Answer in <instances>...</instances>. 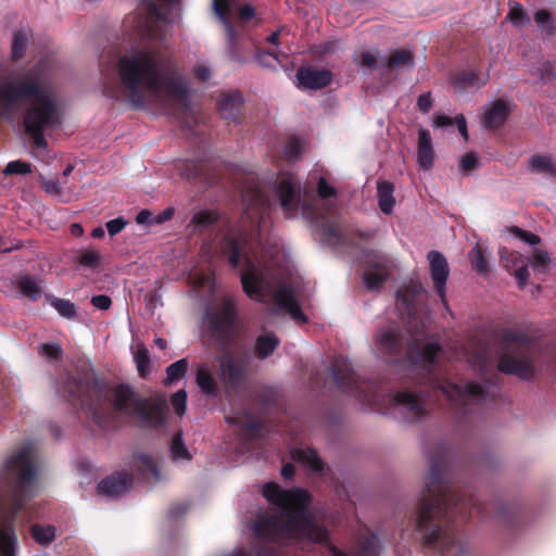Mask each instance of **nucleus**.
<instances>
[{
  "mask_svg": "<svg viewBox=\"0 0 556 556\" xmlns=\"http://www.w3.org/2000/svg\"><path fill=\"white\" fill-rule=\"evenodd\" d=\"M17 539L9 520L0 521V556H15Z\"/></svg>",
  "mask_w": 556,
  "mask_h": 556,
  "instance_id": "27",
  "label": "nucleus"
},
{
  "mask_svg": "<svg viewBox=\"0 0 556 556\" xmlns=\"http://www.w3.org/2000/svg\"><path fill=\"white\" fill-rule=\"evenodd\" d=\"M469 261L472 266V268L481 275H484L488 273V261L485 256V251L480 244H477L470 252H469Z\"/></svg>",
  "mask_w": 556,
  "mask_h": 556,
  "instance_id": "38",
  "label": "nucleus"
},
{
  "mask_svg": "<svg viewBox=\"0 0 556 556\" xmlns=\"http://www.w3.org/2000/svg\"><path fill=\"white\" fill-rule=\"evenodd\" d=\"M535 23L548 33H553L555 29L553 17L549 11L542 9L534 14Z\"/></svg>",
  "mask_w": 556,
  "mask_h": 556,
  "instance_id": "49",
  "label": "nucleus"
},
{
  "mask_svg": "<svg viewBox=\"0 0 556 556\" xmlns=\"http://www.w3.org/2000/svg\"><path fill=\"white\" fill-rule=\"evenodd\" d=\"M137 462L141 465V467H143L148 471L156 473V464L150 455L140 454L137 457Z\"/></svg>",
  "mask_w": 556,
  "mask_h": 556,
  "instance_id": "62",
  "label": "nucleus"
},
{
  "mask_svg": "<svg viewBox=\"0 0 556 556\" xmlns=\"http://www.w3.org/2000/svg\"><path fill=\"white\" fill-rule=\"evenodd\" d=\"M397 301L403 306L408 316L414 317L418 311V305L427 298V291L419 281H412L396 292Z\"/></svg>",
  "mask_w": 556,
  "mask_h": 556,
  "instance_id": "19",
  "label": "nucleus"
},
{
  "mask_svg": "<svg viewBox=\"0 0 556 556\" xmlns=\"http://www.w3.org/2000/svg\"><path fill=\"white\" fill-rule=\"evenodd\" d=\"M280 344L279 338L273 332H266L256 338L255 355L260 359H265L271 355Z\"/></svg>",
  "mask_w": 556,
  "mask_h": 556,
  "instance_id": "31",
  "label": "nucleus"
},
{
  "mask_svg": "<svg viewBox=\"0 0 556 556\" xmlns=\"http://www.w3.org/2000/svg\"><path fill=\"white\" fill-rule=\"evenodd\" d=\"M324 240L331 247L358 248V240L367 242L376 232L369 230H344L337 222L324 220L320 224Z\"/></svg>",
  "mask_w": 556,
  "mask_h": 556,
  "instance_id": "11",
  "label": "nucleus"
},
{
  "mask_svg": "<svg viewBox=\"0 0 556 556\" xmlns=\"http://www.w3.org/2000/svg\"><path fill=\"white\" fill-rule=\"evenodd\" d=\"M515 277L518 279L519 285L523 288L529 279L528 262L527 260L511 270Z\"/></svg>",
  "mask_w": 556,
  "mask_h": 556,
  "instance_id": "55",
  "label": "nucleus"
},
{
  "mask_svg": "<svg viewBox=\"0 0 556 556\" xmlns=\"http://www.w3.org/2000/svg\"><path fill=\"white\" fill-rule=\"evenodd\" d=\"M91 304L102 311H106L112 305V300L105 294L94 295L91 298Z\"/></svg>",
  "mask_w": 556,
  "mask_h": 556,
  "instance_id": "59",
  "label": "nucleus"
},
{
  "mask_svg": "<svg viewBox=\"0 0 556 556\" xmlns=\"http://www.w3.org/2000/svg\"><path fill=\"white\" fill-rule=\"evenodd\" d=\"M529 169L546 177L556 178V164L546 155H533L529 161Z\"/></svg>",
  "mask_w": 556,
  "mask_h": 556,
  "instance_id": "32",
  "label": "nucleus"
},
{
  "mask_svg": "<svg viewBox=\"0 0 556 556\" xmlns=\"http://www.w3.org/2000/svg\"><path fill=\"white\" fill-rule=\"evenodd\" d=\"M28 102L24 115L25 132L35 148L46 150L43 132L62 123V111L50 80L40 65L18 73L0 75V116L14 118Z\"/></svg>",
  "mask_w": 556,
  "mask_h": 556,
  "instance_id": "3",
  "label": "nucleus"
},
{
  "mask_svg": "<svg viewBox=\"0 0 556 556\" xmlns=\"http://www.w3.org/2000/svg\"><path fill=\"white\" fill-rule=\"evenodd\" d=\"M500 254L502 265L509 271L526 261L521 253L506 248L502 249Z\"/></svg>",
  "mask_w": 556,
  "mask_h": 556,
  "instance_id": "43",
  "label": "nucleus"
},
{
  "mask_svg": "<svg viewBox=\"0 0 556 556\" xmlns=\"http://www.w3.org/2000/svg\"><path fill=\"white\" fill-rule=\"evenodd\" d=\"M160 3L149 2L147 12L151 20L169 21L172 11L179 5V0H159Z\"/></svg>",
  "mask_w": 556,
  "mask_h": 556,
  "instance_id": "29",
  "label": "nucleus"
},
{
  "mask_svg": "<svg viewBox=\"0 0 556 556\" xmlns=\"http://www.w3.org/2000/svg\"><path fill=\"white\" fill-rule=\"evenodd\" d=\"M374 343L379 357L384 362L395 364L406 357L412 364L427 370L430 387L450 402L455 415L462 420L468 417L472 405L482 404L490 396L488 388L476 381L462 386L432 375L441 346L435 342L422 345L410 340L397 324L380 327L374 336Z\"/></svg>",
  "mask_w": 556,
  "mask_h": 556,
  "instance_id": "4",
  "label": "nucleus"
},
{
  "mask_svg": "<svg viewBox=\"0 0 556 556\" xmlns=\"http://www.w3.org/2000/svg\"><path fill=\"white\" fill-rule=\"evenodd\" d=\"M7 469L15 480V495L22 496L25 488L35 478V467L33 465L31 447L26 445L9 457Z\"/></svg>",
  "mask_w": 556,
  "mask_h": 556,
  "instance_id": "10",
  "label": "nucleus"
},
{
  "mask_svg": "<svg viewBox=\"0 0 556 556\" xmlns=\"http://www.w3.org/2000/svg\"><path fill=\"white\" fill-rule=\"evenodd\" d=\"M279 54V52L258 50L256 53V60L264 67H274L275 61L280 62Z\"/></svg>",
  "mask_w": 556,
  "mask_h": 556,
  "instance_id": "53",
  "label": "nucleus"
},
{
  "mask_svg": "<svg viewBox=\"0 0 556 556\" xmlns=\"http://www.w3.org/2000/svg\"><path fill=\"white\" fill-rule=\"evenodd\" d=\"M429 261L430 276L434 290L444 305L447 304L445 285L450 275V267L446 257L439 251H430L427 255Z\"/></svg>",
  "mask_w": 556,
  "mask_h": 556,
  "instance_id": "17",
  "label": "nucleus"
},
{
  "mask_svg": "<svg viewBox=\"0 0 556 556\" xmlns=\"http://www.w3.org/2000/svg\"><path fill=\"white\" fill-rule=\"evenodd\" d=\"M3 173L5 175L29 174V173H31V165L26 162H23V161H12L5 166Z\"/></svg>",
  "mask_w": 556,
  "mask_h": 556,
  "instance_id": "50",
  "label": "nucleus"
},
{
  "mask_svg": "<svg viewBox=\"0 0 556 556\" xmlns=\"http://www.w3.org/2000/svg\"><path fill=\"white\" fill-rule=\"evenodd\" d=\"M318 526L323 527L325 530H326V538L324 540H321L320 542L319 541H315V540H311V539H294L292 541V543L294 542H298V543H301V542H304V543H313V544H318V545H321V546H325L329 553L332 555V556H348L344 552H342L341 549H339L331 541H330V532L329 530L327 529V527L319 522L318 521Z\"/></svg>",
  "mask_w": 556,
  "mask_h": 556,
  "instance_id": "41",
  "label": "nucleus"
},
{
  "mask_svg": "<svg viewBox=\"0 0 556 556\" xmlns=\"http://www.w3.org/2000/svg\"><path fill=\"white\" fill-rule=\"evenodd\" d=\"M127 225V220H125L123 217H117L115 219H111L106 223V229L110 236H115L119 233L125 226Z\"/></svg>",
  "mask_w": 556,
  "mask_h": 556,
  "instance_id": "57",
  "label": "nucleus"
},
{
  "mask_svg": "<svg viewBox=\"0 0 556 556\" xmlns=\"http://www.w3.org/2000/svg\"><path fill=\"white\" fill-rule=\"evenodd\" d=\"M508 231L515 237L522 240L523 242L528 243L529 245H536L541 243V238L538 235L532 233L528 230H523L518 226L508 227Z\"/></svg>",
  "mask_w": 556,
  "mask_h": 556,
  "instance_id": "47",
  "label": "nucleus"
},
{
  "mask_svg": "<svg viewBox=\"0 0 556 556\" xmlns=\"http://www.w3.org/2000/svg\"><path fill=\"white\" fill-rule=\"evenodd\" d=\"M170 453L174 460H190L191 454L187 450L181 432L177 433L170 444Z\"/></svg>",
  "mask_w": 556,
  "mask_h": 556,
  "instance_id": "42",
  "label": "nucleus"
},
{
  "mask_svg": "<svg viewBox=\"0 0 556 556\" xmlns=\"http://www.w3.org/2000/svg\"><path fill=\"white\" fill-rule=\"evenodd\" d=\"M237 180V170L236 167L232 164H224V168L222 172H218L216 174H213L211 172V186L213 184L224 182V180Z\"/></svg>",
  "mask_w": 556,
  "mask_h": 556,
  "instance_id": "46",
  "label": "nucleus"
},
{
  "mask_svg": "<svg viewBox=\"0 0 556 556\" xmlns=\"http://www.w3.org/2000/svg\"><path fill=\"white\" fill-rule=\"evenodd\" d=\"M28 34L25 30H16L13 34L12 39V59L17 61L25 54L26 47L28 43Z\"/></svg>",
  "mask_w": 556,
  "mask_h": 556,
  "instance_id": "40",
  "label": "nucleus"
},
{
  "mask_svg": "<svg viewBox=\"0 0 556 556\" xmlns=\"http://www.w3.org/2000/svg\"><path fill=\"white\" fill-rule=\"evenodd\" d=\"M291 456L295 462L303 464L316 473L323 472L325 468L323 459L314 448H294Z\"/></svg>",
  "mask_w": 556,
  "mask_h": 556,
  "instance_id": "28",
  "label": "nucleus"
},
{
  "mask_svg": "<svg viewBox=\"0 0 556 556\" xmlns=\"http://www.w3.org/2000/svg\"><path fill=\"white\" fill-rule=\"evenodd\" d=\"M511 112L513 106L508 102L497 99L485 105L482 124L490 130H496L504 126Z\"/></svg>",
  "mask_w": 556,
  "mask_h": 556,
  "instance_id": "20",
  "label": "nucleus"
},
{
  "mask_svg": "<svg viewBox=\"0 0 556 556\" xmlns=\"http://www.w3.org/2000/svg\"><path fill=\"white\" fill-rule=\"evenodd\" d=\"M317 193L321 199H329L337 195V190L327 182L325 177H320L317 184Z\"/></svg>",
  "mask_w": 556,
  "mask_h": 556,
  "instance_id": "54",
  "label": "nucleus"
},
{
  "mask_svg": "<svg viewBox=\"0 0 556 556\" xmlns=\"http://www.w3.org/2000/svg\"><path fill=\"white\" fill-rule=\"evenodd\" d=\"M17 289L22 295L28 298L30 301H37L42 295V289L35 278L24 276L17 281Z\"/></svg>",
  "mask_w": 556,
  "mask_h": 556,
  "instance_id": "34",
  "label": "nucleus"
},
{
  "mask_svg": "<svg viewBox=\"0 0 556 556\" xmlns=\"http://www.w3.org/2000/svg\"><path fill=\"white\" fill-rule=\"evenodd\" d=\"M460 169L464 174H468L471 170L478 168L479 159L475 152L466 153L460 160Z\"/></svg>",
  "mask_w": 556,
  "mask_h": 556,
  "instance_id": "52",
  "label": "nucleus"
},
{
  "mask_svg": "<svg viewBox=\"0 0 556 556\" xmlns=\"http://www.w3.org/2000/svg\"><path fill=\"white\" fill-rule=\"evenodd\" d=\"M541 79L551 80L556 79V68L551 62H546L541 67Z\"/></svg>",
  "mask_w": 556,
  "mask_h": 556,
  "instance_id": "64",
  "label": "nucleus"
},
{
  "mask_svg": "<svg viewBox=\"0 0 556 556\" xmlns=\"http://www.w3.org/2000/svg\"><path fill=\"white\" fill-rule=\"evenodd\" d=\"M65 391L73 397H80L84 392L83 409L102 428H106L116 414L137 418L153 428L166 422L167 402L163 395L142 399L127 386L109 388L75 379L67 380Z\"/></svg>",
  "mask_w": 556,
  "mask_h": 556,
  "instance_id": "5",
  "label": "nucleus"
},
{
  "mask_svg": "<svg viewBox=\"0 0 556 556\" xmlns=\"http://www.w3.org/2000/svg\"><path fill=\"white\" fill-rule=\"evenodd\" d=\"M134 359L137 366L138 374L141 378H147L151 372V359L149 350L144 344H137L134 352Z\"/></svg>",
  "mask_w": 556,
  "mask_h": 556,
  "instance_id": "35",
  "label": "nucleus"
},
{
  "mask_svg": "<svg viewBox=\"0 0 556 556\" xmlns=\"http://www.w3.org/2000/svg\"><path fill=\"white\" fill-rule=\"evenodd\" d=\"M500 343L505 352L497 362L498 371L523 380L533 379L535 369L532 350L536 344L535 338L523 329L513 327L501 331Z\"/></svg>",
  "mask_w": 556,
  "mask_h": 556,
  "instance_id": "7",
  "label": "nucleus"
},
{
  "mask_svg": "<svg viewBox=\"0 0 556 556\" xmlns=\"http://www.w3.org/2000/svg\"><path fill=\"white\" fill-rule=\"evenodd\" d=\"M191 225H193L195 229L206 228L208 226V211L203 210L197 212L192 216Z\"/></svg>",
  "mask_w": 556,
  "mask_h": 556,
  "instance_id": "58",
  "label": "nucleus"
},
{
  "mask_svg": "<svg viewBox=\"0 0 556 556\" xmlns=\"http://www.w3.org/2000/svg\"><path fill=\"white\" fill-rule=\"evenodd\" d=\"M188 369V361L186 358H181L173 364H170L166 368V378L164 379L165 386H170L174 382L180 380L187 372Z\"/></svg>",
  "mask_w": 556,
  "mask_h": 556,
  "instance_id": "37",
  "label": "nucleus"
},
{
  "mask_svg": "<svg viewBox=\"0 0 556 556\" xmlns=\"http://www.w3.org/2000/svg\"><path fill=\"white\" fill-rule=\"evenodd\" d=\"M132 483V477L125 472H115L98 484V491L100 494L117 497L122 496L130 490Z\"/></svg>",
  "mask_w": 556,
  "mask_h": 556,
  "instance_id": "24",
  "label": "nucleus"
},
{
  "mask_svg": "<svg viewBox=\"0 0 556 556\" xmlns=\"http://www.w3.org/2000/svg\"><path fill=\"white\" fill-rule=\"evenodd\" d=\"M250 402L248 409L226 419L238 426L245 439L254 441L264 437L266 420L263 416L278 405V400L271 389L261 388L250 394Z\"/></svg>",
  "mask_w": 556,
  "mask_h": 556,
  "instance_id": "9",
  "label": "nucleus"
},
{
  "mask_svg": "<svg viewBox=\"0 0 556 556\" xmlns=\"http://www.w3.org/2000/svg\"><path fill=\"white\" fill-rule=\"evenodd\" d=\"M393 409L407 422H415L426 416L424 395L420 391L403 389L395 391L391 396Z\"/></svg>",
  "mask_w": 556,
  "mask_h": 556,
  "instance_id": "12",
  "label": "nucleus"
},
{
  "mask_svg": "<svg viewBox=\"0 0 556 556\" xmlns=\"http://www.w3.org/2000/svg\"><path fill=\"white\" fill-rule=\"evenodd\" d=\"M394 186L388 180L378 181L377 195L379 208L384 214H391L395 205V199L393 197Z\"/></svg>",
  "mask_w": 556,
  "mask_h": 556,
  "instance_id": "30",
  "label": "nucleus"
},
{
  "mask_svg": "<svg viewBox=\"0 0 556 556\" xmlns=\"http://www.w3.org/2000/svg\"><path fill=\"white\" fill-rule=\"evenodd\" d=\"M170 403L175 413L182 417L187 408V392L184 389L178 390L172 395Z\"/></svg>",
  "mask_w": 556,
  "mask_h": 556,
  "instance_id": "48",
  "label": "nucleus"
},
{
  "mask_svg": "<svg viewBox=\"0 0 556 556\" xmlns=\"http://www.w3.org/2000/svg\"><path fill=\"white\" fill-rule=\"evenodd\" d=\"M197 382L204 393L208 392V370L205 365H200L198 367Z\"/></svg>",
  "mask_w": 556,
  "mask_h": 556,
  "instance_id": "56",
  "label": "nucleus"
},
{
  "mask_svg": "<svg viewBox=\"0 0 556 556\" xmlns=\"http://www.w3.org/2000/svg\"><path fill=\"white\" fill-rule=\"evenodd\" d=\"M237 4L238 0H213L212 2L214 13L225 27L226 36L231 47L236 45L239 37V31L230 20L232 9Z\"/></svg>",
  "mask_w": 556,
  "mask_h": 556,
  "instance_id": "22",
  "label": "nucleus"
},
{
  "mask_svg": "<svg viewBox=\"0 0 556 556\" xmlns=\"http://www.w3.org/2000/svg\"><path fill=\"white\" fill-rule=\"evenodd\" d=\"M241 198L243 218L254 228L268 212L270 201L258 186H252L251 188L242 190Z\"/></svg>",
  "mask_w": 556,
  "mask_h": 556,
  "instance_id": "15",
  "label": "nucleus"
},
{
  "mask_svg": "<svg viewBox=\"0 0 556 556\" xmlns=\"http://www.w3.org/2000/svg\"><path fill=\"white\" fill-rule=\"evenodd\" d=\"M217 111L228 124L239 125L244 119V99L240 90L223 91L217 100Z\"/></svg>",
  "mask_w": 556,
  "mask_h": 556,
  "instance_id": "16",
  "label": "nucleus"
},
{
  "mask_svg": "<svg viewBox=\"0 0 556 556\" xmlns=\"http://www.w3.org/2000/svg\"><path fill=\"white\" fill-rule=\"evenodd\" d=\"M255 16V9L251 4H244L238 10V18L241 23L249 22Z\"/></svg>",
  "mask_w": 556,
  "mask_h": 556,
  "instance_id": "61",
  "label": "nucleus"
},
{
  "mask_svg": "<svg viewBox=\"0 0 556 556\" xmlns=\"http://www.w3.org/2000/svg\"><path fill=\"white\" fill-rule=\"evenodd\" d=\"M434 150L429 130L420 128L418 131L417 162L419 166L429 170L433 166Z\"/></svg>",
  "mask_w": 556,
  "mask_h": 556,
  "instance_id": "26",
  "label": "nucleus"
},
{
  "mask_svg": "<svg viewBox=\"0 0 556 556\" xmlns=\"http://www.w3.org/2000/svg\"><path fill=\"white\" fill-rule=\"evenodd\" d=\"M46 299L62 317L70 319L76 316V306L71 301L53 295H46Z\"/></svg>",
  "mask_w": 556,
  "mask_h": 556,
  "instance_id": "39",
  "label": "nucleus"
},
{
  "mask_svg": "<svg viewBox=\"0 0 556 556\" xmlns=\"http://www.w3.org/2000/svg\"><path fill=\"white\" fill-rule=\"evenodd\" d=\"M274 299L277 306L287 312L294 321L298 324H304L307 321V317L302 312L301 306L290 287L283 286L279 288L275 292Z\"/></svg>",
  "mask_w": 556,
  "mask_h": 556,
  "instance_id": "23",
  "label": "nucleus"
},
{
  "mask_svg": "<svg viewBox=\"0 0 556 556\" xmlns=\"http://www.w3.org/2000/svg\"><path fill=\"white\" fill-rule=\"evenodd\" d=\"M276 191L279 197L280 205L286 212L287 217H291L298 211L300 192L298 185L291 176L283 177L276 185Z\"/></svg>",
  "mask_w": 556,
  "mask_h": 556,
  "instance_id": "18",
  "label": "nucleus"
},
{
  "mask_svg": "<svg viewBox=\"0 0 556 556\" xmlns=\"http://www.w3.org/2000/svg\"><path fill=\"white\" fill-rule=\"evenodd\" d=\"M362 67L375 70L377 67V58L370 52H363L359 59Z\"/></svg>",
  "mask_w": 556,
  "mask_h": 556,
  "instance_id": "63",
  "label": "nucleus"
},
{
  "mask_svg": "<svg viewBox=\"0 0 556 556\" xmlns=\"http://www.w3.org/2000/svg\"><path fill=\"white\" fill-rule=\"evenodd\" d=\"M432 98L430 92L421 93L417 99V106L422 113H428L432 108Z\"/></svg>",
  "mask_w": 556,
  "mask_h": 556,
  "instance_id": "60",
  "label": "nucleus"
},
{
  "mask_svg": "<svg viewBox=\"0 0 556 556\" xmlns=\"http://www.w3.org/2000/svg\"><path fill=\"white\" fill-rule=\"evenodd\" d=\"M101 260V254L93 249H84L78 252V263L85 267H96Z\"/></svg>",
  "mask_w": 556,
  "mask_h": 556,
  "instance_id": "45",
  "label": "nucleus"
},
{
  "mask_svg": "<svg viewBox=\"0 0 556 556\" xmlns=\"http://www.w3.org/2000/svg\"><path fill=\"white\" fill-rule=\"evenodd\" d=\"M302 153V146L299 139L291 138L285 147V155L289 161L299 159Z\"/></svg>",
  "mask_w": 556,
  "mask_h": 556,
  "instance_id": "51",
  "label": "nucleus"
},
{
  "mask_svg": "<svg viewBox=\"0 0 556 556\" xmlns=\"http://www.w3.org/2000/svg\"><path fill=\"white\" fill-rule=\"evenodd\" d=\"M331 371L336 386L344 393L362 400L366 397L365 388L353 370L351 363L343 356H337L331 363Z\"/></svg>",
  "mask_w": 556,
  "mask_h": 556,
  "instance_id": "13",
  "label": "nucleus"
},
{
  "mask_svg": "<svg viewBox=\"0 0 556 556\" xmlns=\"http://www.w3.org/2000/svg\"><path fill=\"white\" fill-rule=\"evenodd\" d=\"M296 78L300 87L311 90H319L331 84L332 74L329 70H315L302 66L298 70Z\"/></svg>",
  "mask_w": 556,
  "mask_h": 556,
  "instance_id": "21",
  "label": "nucleus"
},
{
  "mask_svg": "<svg viewBox=\"0 0 556 556\" xmlns=\"http://www.w3.org/2000/svg\"><path fill=\"white\" fill-rule=\"evenodd\" d=\"M252 233L240 231L237 235H227L220 244L224 256L228 258L231 267L237 268L244 261L245 269L241 273L243 291L250 296L262 294L263 273L250 256Z\"/></svg>",
  "mask_w": 556,
  "mask_h": 556,
  "instance_id": "8",
  "label": "nucleus"
},
{
  "mask_svg": "<svg viewBox=\"0 0 556 556\" xmlns=\"http://www.w3.org/2000/svg\"><path fill=\"white\" fill-rule=\"evenodd\" d=\"M428 458L429 473L417 505L416 531L425 547L441 556H463L466 545L458 526L469 520L473 509L482 514V507L471 493L451 488L450 453L444 445H438Z\"/></svg>",
  "mask_w": 556,
  "mask_h": 556,
  "instance_id": "1",
  "label": "nucleus"
},
{
  "mask_svg": "<svg viewBox=\"0 0 556 556\" xmlns=\"http://www.w3.org/2000/svg\"><path fill=\"white\" fill-rule=\"evenodd\" d=\"M489 75L481 76L479 71L462 70L452 77L454 88L465 91L471 88H481L486 85Z\"/></svg>",
  "mask_w": 556,
  "mask_h": 556,
  "instance_id": "25",
  "label": "nucleus"
},
{
  "mask_svg": "<svg viewBox=\"0 0 556 556\" xmlns=\"http://www.w3.org/2000/svg\"><path fill=\"white\" fill-rule=\"evenodd\" d=\"M212 332L222 352L219 365L223 379L237 391L245 381L252 357L241 340L243 329L232 299L225 298L216 311L211 306Z\"/></svg>",
  "mask_w": 556,
  "mask_h": 556,
  "instance_id": "6",
  "label": "nucleus"
},
{
  "mask_svg": "<svg viewBox=\"0 0 556 556\" xmlns=\"http://www.w3.org/2000/svg\"><path fill=\"white\" fill-rule=\"evenodd\" d=\"M208 292V285L204 274L194 273L190 277L189 296L197 302H203Z\"/></svg>",
  "mask_w": 556,
  "mask_h": 556,
  "instance_id": "33",
  "label": "nucleus"
},
{
  "mask_svg": "<svg viewBox=\"0 0 556 556\" xmlns=\"http://www.w3.org/2000/svg\"><path fill=\"white\" fill-rule=\"evenodd\" d=\"M103 93L135 109L150 104L187 111L191 89L160 53L135 50L118 58L115 67L103 75Z\"/></svg>",
  "mask_w": 556,
  "mask_h": 556,
  "instance_id": "2",
  "label": "nucleus"
},
{
  "mask_svg": "<svg viewBox=\"0 0 556 556\" xmlns=\"http://www.w3.org/2000/svg\"><path fill=\"white\" fill-rule=\"evenodd\" d=\"M414 55L410 51L400 49L391 52L387 60V67L391 70L413 67Z\"/></svg>",
  "mask_w": 556,
  "mask_h": 556,
  "instance_id": "36",
  "label": "nucleus"
},
{
  "mask_svg": "<svg viewBox=\"0 0 556 556\" xmlns=\"http://www.w3.org/2000/svg\"><path fill=\"white\" fill-rule=\"evenodd\" d=\"M31 535L37 543L47 545L54 540L55 531L53 527H42L36 525L31 528Z\"/></svg>",
  "mask_w": 556,
  "mask_h": 556,
  "instance_id": "44",
  "label": "nucleus"
},
{
  "mask_svg": "<svg viewBox=\"0 0 556 556\" xmlns=\"http://www.w3.org/2000/svg\"><path fill=\"white\" fill-rule=\"evenodd\" d=\"M366 269L363 274L365 287L370 290H379L389 277L390 258L376 250L364 252Z\"/></svg>",
  "mask_w": 556,
  "mask_h": 556,
  "instance_id": "14",
  "label": "nucleus"
}]
</instances>
